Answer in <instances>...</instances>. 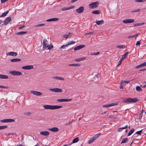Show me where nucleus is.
<instances>
[{
    "instance_id": "nucleus-17",
    "label": "nucleus",
    "mask_w": 146,
    "mask_h": 146,
    "mask_svg": "<svg viewBox=\"0 0 146 146\" xmlns=\"http://www.w3.org/2000/svg\"><path fill=\"white\" fill-rule=\"evenodd\" d=\"M40 134L44 136H47L49 135V133L48 131H42L40 132Z\"/></svg>"
},
{
    "instance_id": "nucleus-40",
    "label": "nucleus",
    "mask_w": 146,
    "mask_h": 146,
    "mask_svg": "<svg viewBox=\"0 0 146 146\" xmlns=\"http://www.w3.org/2000/svg\"><path fill=\"white\" fill-rule=\"evenodd\" d=\"M138 34H136L135 35H133L129 36H128V38H134V37H135V36L136 37L138 36ZM135 38H136V37H135Z\"/></svg>"
},
{
    "instance_id": "nucleus-1",
    "label": "nucleus",
    "mask_w": 146,
    "mask_h": 146,
    "mask_svg": "<svg viewBox=\"0 0 146 146\" xmlns=\"http://www.w3.org/2000/svg\"><path fill=\"white\" fill-rule=\"evenodd\" d=\"M44 108L46 110H54L61 108L62 106H61L51 105H44L43 106Z\"/></svg>"
},
{
    "instance_id": "nucleus-49",
    "label": "nucleus",
    "mask_w": 146,
    "mask_h": 146,
    "mask_svg": "<svg viewBox=\"0 0 146 146\" xmlns=\"http://www.w3.org/2000/svg\"><path fill=\"white\" fill-rule=\"evenodd\" d=\"M108 118H113L115 119L116 118L113 115H111L109 116Z\"/></svg>"
},
{
    "instance_id": "nucleus-6",
    "label": "nucleus",
    "mask_w": 146,
    "mask_h": 146,
    "mask_svg": "<svg viewBox=\"0 0 146 146\" xmlns=\"http://www.w3.org/2000/svg\"><path fill=\"white\" fill-rule=\"evenodd\" d=\"M10 73L14 76H20L22 75V73L19 71H11Z\"/></svg>"
},
{
    "instance_id": "nucleus-38",
    "label": "nucleus",
    "mask_w": 146,
    "mask_h": 146,
    "mask_svg": "<svg viewBox=\"0 0 146 146\" xmlns=\"http://www.w3.org/2000/svg\"><path fill=\"white\" fill-rule=\"evenodd\" d=\"M134 129H131L128 134L127 135L129 136L134 131Z\"/></svg>"
},
{
    "instance_id": "nucleus-54",
    "label": "nucleus",
    "mask_w": 146,
    "mask_h": 146,
    "mask_svg": "<svg viewBox=\"0 0 146 146\" xmlns=\"http://www.w3.org/2000/svg\"><path fill=\"white\" fill-rule=\"evenodd\" d=\"M140 44V42L139 41H137L135 44L136 46L139 45Z\"/></svg>"
},
{
    "instance_id": "nucleus-58",
    "label": "nucleus",
    "mask_w": 146,
    "mask_h": 146,
    "mask_svg": "<svg viewBox=\"0 0 146 146\" xmlns=\"http://www.w3.org/2000/svg\"><path fill=\"white\" fill-rule=\"evenodd\" d=\"M100 76V75L99 74H98L94 76V78H97L98 77H99Z\"/></svg>"
},
{
    "instance_id": "nucleus-28",
    "label": "nucleus",
    "mask_w": 146,
    "mask_h": 146,
    "mask_svg": "<svg viewBox=\"0 0 146 146\" xmlns=\"http://www.w3.org/2000/svg\"><path fill=\"white\" fill-rule=\"evenodd\" d=\"M127 125H126L125 126L121 127L119 128L118 129V131L119 132H120L123 129H126L127 127Z\"/></svg>"
},
{
    "instance_id": "nucleus-44",
    "label": "nucleus",
    "mask_w": 146,
    "mask_h": 146,
    "mask_svg": "<svg viewBox=\"0 0 146 146\" xmlns=\"http://www.w3.org/2000/svg\"><path fill=\"white\" fill-rule=\"evenodd\" d=\"M0 127H1V129H3L7 128V127L6 125H2V126H0Z\"/></svg>"
},
{
    "instance_id": "nucleus-25",
    "label": "nucleus",
    "mask_w": 146,
    "mask_h": 146,
    "mask_svg": "<svg viewBox=\"0 0 146 146\" xmlns=\"http://www.w3.org/2000/svg\"><path fill=\"white\" fill-rule=\"evenodd\" d=\"M130 82V81L129 80L127 81L122 80L121 82V84H122L124 85H125L126 84L129 83Z\"/></svg>"
},
{
    "instance_id": "nucleus-64",
    "label": "nucleus",
    "mask_w": 146,
    "mask_h": 146,
    "mask_svg": "<svg viewBox=\"0 0 146 146\" xmlns=\"http://www.w3.org/2000/svg\"><path fill=\"white\" fill-rule=\"evenodd\" d=\"M141 86L143 88H145V87H146V84H145V85H143V86H142L141 85Z\"/></svg>"
},
{
    "instance_id": "nucleus-60",
    "label": "nucleus",
    "mask_w": 146,
    "mask_h": 146,
    "mask_svg": "<svg viewBox=\"0 0 146 146\" xmlns=\"http://www.w3.org/2000/svg\"><path fill=\"white\" fill-rule=\"evenodd\" d=\"M121 60H120L119 61V63L117 64V66H120V65L121 64Z\"/></svg>"
},
{
    "instance_id": "nucleus-27",
    "label": "nucleus",
    "mask_w": 146,
    "mask_h": 146,
    "mask_svg": "<svg viewBox=\"0 0 146 146\" xmlns=\"http://www.w3.org/2000/svg\"><path fill=\"white\" fill-rule=\"evenodd\" d=\"M129 53L128 52H126L125 54H124L122 56L121 58V60H122V59L123 60L127 56V55Z\"/></svg>"
},
{
    "instance_id": "nucleus-15",
    "label": "nucleus",
    "mask_w": 146,
    "mask_h": 146,
    "mask_svg": "<svg viewBox=\"0 0 146 146\" xmlns=\"http://www.w3.org/2000/svg\"><path fill=\"white\" fill-rule=\"evenodd\" d=\"M48 129L53 132H57L59 130V129L56 127H53L52 128H48Z\"/></svg>"
},
{
    "instance_id": "nucleus-59",
    "label": "nucleus",
    "mask_w": 146,
    "mask_h": 146,
    "mask_svg": "<svg viewBox=\"0 0 146 146\" xmlns=\"http://www.w3.org/2000/svg\"><path fill=\"white\" fill-rule=\"evenodd\" d=\"M100 53L99 52H97L94 53V55H98Z\"/></svg>"
},
{
    "instance_id": "nucleus-5",
    "label": "nucleus",
    "mask_w": 146,
    "mask_h": 146,
    "mask_svg": "<svg viewBox=\"0 0 146 146\" xmlns=\"http://www.w3.org/2000/svg\"><path fill=\"white\" fill-rule=\"evenodd\" d=\"M99 5V3L98 2L91 3L89 5V7L91 9H94L97 7Z\"/></svg>"
},
{
    "instance_id": "nucleus-33",
    "label": "nucleus",
    "mask_w": 146,
    "mask_h": 146,
    "mask_svg": "<svg viewBox=\"0 0 146 146\" xmlns=\"http://www.w3.org/2000/svg\"><path fill=\"white\" fill-rule=\"evenodd\" d=\"M69 66H80V64H69Z\"/></svg>"
},
{
    "instance_id": "nucleus-10",
    "label": "nucleus",
    "mask_w": 146,
    "mask_h": 146,
    "mask_svg": "<svg viewBox=\"0 0 146 146\" xmlns=\"http://www.w3.org/2000/svg\"><path fill=\"white\" fill-rule=\"evenodd\" d=\"M134 22V20L132 19H127L123 21V23L125 24L131 23Z\"/></svg>"
},
{
    "instance_id": "nucleus-20",
    "label": "nucleus",
    "mask_w": 146,
    "mask_h": 146,
    "mask_svg": "<svg viewBox=\"0 0 146 146\" xmlns=\"http://www.w3.org/2000/svg\"><path fill=\"white\" fill-rule=\"evenodd\" d=\"M116 104H115V103H111V104H110L103 105V107H108L109 106H114L116 105Z\"/></svg>"
},
{
    "instance_id": "nucleus-4",
    "label": "nucleus",
    "mask_w": 146,
    "mask_h": 146,
    "mask_svg": "<svg viewBox=\"0 0 146 146\" xmlns=\"http://www.w3.org/2000/svg\"><path fill=\"white\" fill-rule=\"evenodd\" d=\"M100 135H101V133H99L95 135L89 140L88 142V144H90L93 142L98 138Z\"/></svg>"
},
{
    "instance_id": "nucleus-53",
    "label": "nucleus",
    "mask_w": 146,
    "mask_h": 146,
    "mask_svg": "<svg viewBox=\"0 0 146 146\" xmlns=\"http://www.w3.org/2000/svg\"><path fill=\"white\" fill-rule=\"evenodd\" d=\"M31 114V113L29 112H28L25 113H24V114L26 115H30Z\"/></svg>"
},
{
    "instance_id": "nucleus-26",
    "label": "nucleus",
    "mask_w": 146,
    "mask_h": 146,
    "mask_svg": "<svg viewBox=\"0 0 146 146\" xmlns=\"http://www.w3.org/2000/svg\"><path fill=\"white\" fill-rule=\"evenodd\" d=\"M73 8V6H71L68 7H64L61 9L62 11H66Z\"/></svg>"
},
{
    "instance_id": "nucleus-61",
    "label": "nucleus",
    "mask_w": 146,
    "mask_h": 146,
    "mask_svg": "<svg viewBox=\"0 0 146 146\" xmlns=\"http://www.w3.org/2000/svg\"><path fill=\"white\" fill-rule=\"evenodd\" d=\"M58 77L57 76L56 77H52V78H53V79H58Z\"/></svg>"
},
{
    "instance_id": "nucleus-51",
    "label": "nucleus",
    "mask_w": 146,
    "mask_h": 146,
    "mask_svg": "<svg viewBox=\"0 0 146 146\" xmlns=\"http://www.w3.org/2000/svg\"><path fill=\"white\" fill-rule=\"evenodd\" d=\"M0 88H7L8 87L6 86H4L2 85H0Z\"/></svg>"
},
{
    "instance_id": "nucleus-19",
    "label": "nucleus",
    "mask_w": 146,
    "mask_h": 146,
    "mask_svg": "<svg viewBox=\"0 0 146 146\" xmlns=\"http://www.w3.org/2000/svg\"><path fill=\"white\" fill-rule=\"evenodd\" d=\"M58 20V18H54L47 19L46 20L47 22L56 21Z\"/></svg>"
},
{
    "instance_id": "nucleus-50",
    "label": "nucleus",
    "mask_w": 146,
    "mask_h": 146,
    "mask_svg": "<svg viewBox=\"0 0 146 146\" xmlns=\"http://www.w3.org/2000/svg\"><path fill=\"white\" fill-rule=\"evenodd\" d=\"M72 123V121H70V122H69L68 123H65L64 124V125L65 126H68L69 125H70Z\"/></svg>"
},
{
    "instance_id": "nucleus-24",
    "label": "nucleus",
    "mask_w": 146,
    "mask_h": 146,
    "mask_svg": "<svg viewBox=\"0 0 146 146\" xmlns=\"http://www.w3.org/2000/svg\"><path fill=\"white\" fill-rule=\"evenodd\" d=\"M21 60L20 59L18 58L12 59L11 60V62H12L20 61Z\"/></svg>"
},
{
    "instance_id": "nucleus-56",
    "label": "nucleus",
    "mask_w": 146,
    "mask_h": 146,
    "mask_svg": "<svg viewBox=\"0 0 146 146\" xmlns=\"http://www.w3.org/2000/svg\"><path fill=\"white\" fill-rule=\"evenodd\" d=\"M8 0H1V3H3L6 2Z\"/></svg>"
},
{
    "instance_id": "nucleus-18",
    "label": "nucleus",
    "mask_w": 146,
    "mask_h": 146,
    "mask_svg": "<svg viewBox=\"0 0 146 146\" xmlns=\"http://www.w3.org/2000/svg\"><path fill=\"white\" fill-rule=\"evenodd\" d=\"M84 47H85V45H80V46H77L75 47L74 48V50H78L80 49H82V48Z\"/></svg>"
},
{
    "instance_id": "nucleus-39",
    "label": "nucleus",
    "mask_w": 146,
    "mask_h": 146,
    "mask_svg": "<svg viewBox=\"0 0 146 146\" xmlns=\"http://www.w3.org/2000/svg\"><path fill=\"white\" fill-rule=\"evenodd\" d=\"M128 140V139L127 138H123L122 140L121 143H126Z\"/></svg>"
},
{
    "instance_id": "nucleus-22",
    "label": "nucleus",
    "mask_w": 146,
    "mask_h": 146,
    "mask_svg": "<svg viewBox=\"0 0 146 146\" xmlns=\"http://www.w3.org/2000/svg\"><path fill=\"white\" fill-rule=\"evenodd\" d=\"M86 59V57H83L80 58H78L75 59V60L77 62H80L85 60Z\"/></svg>"
},
{
    "instance_id": "nucleus-48",
    "label": "nucleus",
    "mask_w": 146,
    "mask_h": 146,
    "mask_svg": "<svg viewBox=\"0 0 146 146\" xmlns=\"http://www.w3.org/2000/svg\"><path fill=\"white\" fill-rule=\"evenodd\" d=\"M75 43V42L73 41H71L70 42H69L68 43V44H67L68 46H69L70 45L74 44Z\"/></svg>"
},
{
    "instance_id": "nucleus-30",
    "label": "nucleus",
    "mask_w": 146,
    "mask_h": 146,
    "mask_svg": "<svg viewBox=\"0 0 146 146\" xmlns=\"http://www.w3.org/2000/svg\"><path fill=\"white\" fill-rule=\"evenodd\" d=\"M8 78V76L7 75L0 74V78L7 79Z\"/></svg>"
},
{
    "instance_id": "nucleus-16",
    "label": "nucleus",
    "mask_w": 146,
    "mask_h": 146,
    "mask_svg": "<svg viewBox=\"0 0 146 146\" xmlns=\"http://www.w3.org/2000/svg\"><path fill=\"white\" fill-rule=\"evenodd\" d=\"M6 55L8 56H16L17 55V53L14 52H11L7 53Z\"/></svg>"
},
{
    "instance_id": "nucleus-47",
    "label": "nucleus",
    "mask_w": 146,
    "mask_h": 146,
    "mask_svg": "<svg viewBox=\"0 0 146 146\" xmlns=\"http://www.w3.org/2000/svg\"><path fill=\"white\" fill-rule=\"evenodd\" d=\"M142 130H141L139 131H137L136 132V133L138 135H141V133L142 132Z\"/></svg>"
},
{
    "instance_id": "nucleus-2",
    "label": "nucleus",
    "mask_w": 146,
    "mask_h": 146,
    "mask_svg": "<svg viewBox=\"0 0 146 146\" xmlns=\"http://www.w3.org/2000/svg\"><path fill=\"white\" fill-rule=\"evenodd\" d=\"M43 46L42 48L43 50H44L46 49V48H48V49L50 50L52 49L53 47L52 45L50 46V45L48 44V41L46 39H44L43 42Z\"/></svg>"
},
{
    "instance_id": "nucleus-41",
    "label": "nucleus",
    "mask_w": 146,
    "mask_h": 146,
    "mask_svg": "<svg viewBox=\"0 0 146 146\" xmlns=\"http://www.w3.org/2000/svg\"><path fill=\"white\" fill-rule=\"evenodd\" d=\"M140 10V9H136L133 10V11H131V13L137 12H139Z\"/></svg>"
},
{
    "instance_id": "nucleus-42",
    "label": "nucleus",
    "mask_w": 146,
    "mask_h": 146,
    "mask_svg": "<svg viewBox=\"0 0 146 146\" xmlns=\"http://www.w3.org/2000/svg\"><path fill=\"white\" fill-rule=\"evenodd\" d=\"M44 25H45L44 24H39L36 25L35 26V27H42V26H44Z\"/></svg>"
},
{
    "instance_id": "nucleus-9",
    "label": "nucleus",
    "mask_w": 146,
    "mask_h": 146,
    "mask_svg": "<svg viewBox=\"0 0 146 146\" xmlns=\"http://www.w3.org/2000/svg\"><path fill=\"white\" fill-rule=\"evenodd\" d=\"M11 21V18L10 17H7L3 22V24L5 25H7Z\"/></svg>"
},
{
    "instance_id": "nucleus-3",
    "label": "nucleus",
    "mask_w": 146,
    "mask_h": 146,
    "mask_svg": "<svg viewBox=\"0 0 146 146\" xmlns=\"http://www.w3.org/2000/svg\"><path fill=\"white\" fill-rule=\"evenodd\" d=\"M139 101L137 98H127L123 100V102L125 103H134Z\"/></svg>"
},
{
    "instance_id": "nucleus-12",
    "label": "nucleus",
    "mask_w": 146,
    "mask_h": 146,
    "mask_svg": "<svg viewBox=\"0 0 146 146\" xmlns=\"http://www.w3.org/2000/svg\"><path fill=\"white\" fill-rule=\"evenodd\" d=\"M22 68L24 70H30L33 68V66L31 65L25 66H23Z\"/></svg>"
},
{
    "instance_id": "nucleus-32",
    "label": "nucleus",
    "mask_w": 146,
    "mask_h": 146,
    "mask_svg": "<svg viewBox=\"0 0 146 146\" xmlns=\"http://www.w3.org/2000/svg\"><path fill=\"white\" fill-rule=\"evenodd\" d=\"M92 13L95 14H99L100 13V10H96L92 11Z\"/></svg>"
},
{
    "instance_id": "nucleus-8",
    "label": "nucleus",
    "mask_w": 146,
    "mask_h": 146,
    "mask_svg": "<svg viewBox=\"0 0 146 146\" xmlns=\"http://www.w3.org/2000/svg\"><path fill=\"white\" fill-rule=\"evenodd\" d=\"M50 90L55 92H61L62 91V89L58 88H50Z\"/></svg>"
},
{
    "instance_id": "nucleus-43",
    "label": "nucleus",
    "mask_w": 146,
    "mask_h": 146,
    "mask_svg": "<svg viewBox=\"0 0 146 146\" xmlns=\"http://www.w3.org/2000/svg\"><path fill=\"white\" fill-rule=\"evenodd\" d=\"M68 44H66L65 45H63L61 46V48L63 49H65L66 48L68 47Z\"/></svg>"
},
{
    "instance_id": "nucleus-57",
    "label": "nucleus",
    "mask_w": 146,
    "mask_h": 146,
    "mask_svg": "<svg viewBox=\"0 0 146 146\" xmlns=\"http://www.w3.org/2000/svg\"><path fill=\"white\" fill-rule=\"evenodd\" d=\"M25 26L24 25L21 26V27H19L18 28V29H23L24 27Z\"/></svg>"
},
{
    "instance_id": "nucleus-45",
    "label": "nucleus",
    "mask_w": 146,
    "mask_h": 146,
    "mask_svg": "<svg viewBox=\"0 0 146 146\" xmlns=\"http://www.w3.org/2000/svg\"><path fill=\"white\" fill-rule=\"evenodd\" d=\"M146 0H135V1L137 2L141 3L142 2H144Z\"/></svg>"
},
{
    "instance_id": "nucleus-46",
    "label": "nucleus",
    "mask_w": 146,
    "mask_h": 146,
    "mask_svg": "<svg viewBox=\"0 0 146 146\" xmlns=\"http://www.w3.org/2000/svg\"><path fill=\"white\" fill-rule=\"evenodd\" d=\"M141 67H144L146 66V62L141 64Z\"/></svg>"
},
{
    "instance_id": "nucleus-21",
    "label": "nucleus",
    "mask_w": 146,
    "mask_h": 146,
    "mask_svg": "<svg viewBox=\"0 0 146 146\" xmlns=\"http://www.w3.org/2000/svg\"><path fill=\"white\" fill-rule=\"evenodd\" d=\"M95 22L97 25H100L103 24L104 23V21L103 20L100 21H96Z\"/></svg>"
},
{
    "instance_id": "nucleus-14",
    "label": "nucleus",
    "mask_w": 146,
    "mask_h": 146,
    "mask_svg": "<svg viewBox=\"0 0 146 146\" xmlns=\"http://www.w3.org/2000/svg\"><path fill=\"white\" fill-rule=\"evenodd\" d=\"M72 99H59L57 100V102H68L71 101Z\"/></svg>"
},
{
    "instance_id": "nucleus-7",
    "label": "nucleus",
    "mask_w": 146,
    "mask_h": 146,
    "mask_svg": "<svg viewBox=\"0 0 146 146\" xmlns=\"http://www.w3.org/2000/svg\"><path fill=\"white\" fill-rule=\"evenodd\" d=\"M15 121V120L13 119H8L1 120L0 121L3 123H9L13 122Z\"/></svg>"
},
{
    "instance_id": "nucleus-63",
    "label": "nucleus",
    "mask_w": 146,
    "mask_h": 146,
    "mask_svg": "<svg viewBox=\"0 0 146 146\" xmlns=\"http://www.w3.org/2000/svg\"><path fill=\"white\" fill-rule=\"evenodd\" d=\"M122 84H121L120 86V87H119V88L120 89H123V86H122Z\"/></svg>"
},
{
    "instance_id": "nucleus-11",
    "label": "nucleus",
    "mask_w": 146,
    "mask_h": 146,
    "mask_svg": "<svg viewBox=\"0 0 146 146\" xmlns=\"http://www.w3.org/2000/svg\"><path fill=\"white\" fill-rule=\"evenodd\" d=\"M31 93L36 96H41L42 95L41 92L36 91H31Z\"/></svg>"
},
{
    "instance_id": "nucleus-34",
    "label": "nucleus",
    "mask_w": 146,
    "mask_h": 146,
    "mask_svg": "<svg viewBox=\"0 0 146 146\" xmlns=\"http://www.w3.org/2000/svg\"><path fill=\"white\" fill-rule=\"evenodd\" d=\"M116 47L117 48L121 49H123L125 48H127V47L124 45H118Z\"/></svg>"
},
{
    "instance_id": "nucleus-13",
    "label": "nucleus",
    "mask_w": 146,
    "mask_h": 146,
    "mask_svg": "<svg viewBox=\"0 0 146 146\" xmlns=\"http://www.w3.org/2000/svg\"><path fill=\"white\" fill-rule=\"evenodd\" d=\"M84 9V7L83 6H81L76 9V11L78 13H81L83 12Z\"/></svg>"
},
{
    "instance_id": "nucleus-31",
    "label": "nucleus",
    "mask_w": 146,
    "mask_h": 146,
    "mask_svg": "<svg viewBox=\"0 0 146 146\" xmlns=\"http://www.w3.org/2000/svg\"><path fill=\"white\" fill-rule=\"evenodd\" d=\"M27 33V31H21L17 32L16 33L17 35H23L26 33Z\"/></svg>"
},
{
    "instance_id": "nucleus-29",
    "label": "nucleus",
    "mask_w": 146,
    "mask_h": 146,
    "mask_svg": "<svg viewBox=\"0 0 146 146\" xmlns=\"http://www.w3.org/2000/svg\"><path fill=\"white\" fill-rule=\"evenodd\" d=\"M9 11L7 10L6 12H4L0 16V17H3L5 16L9 13Z\"/></svg>"
},
{
    "instance_id": "nucleus-36",
    "label": "nucleus",
    "mask_w": 146,
    "mask_h": 146,
    "mask_svg": "<svg viewBox=\"0 0 146 146\" xmlns=\"http://www.w3.org/2000/svg\"><path fill=\"white\" fill-rule=\"evenodd\" d=\"M79 138L78 137H76L73 140L72 143H76L78 142L79 141Z\"/></svg>"
},
{
    "instance_id": "nucleus-62",
    "label": "nucleus",
    "mask_w": 146,
    "mask_h": 146,
    "mask_svg": "<svg viewBox=\"0 0 146 146\" xmlns=\"http://www.w3.org/2000/svg\"><path fill=\"white\" fill-rule=\"evenodd\" d=\"M78 0H72V1H71V3H74L75 2H76V1H78Z\"/></svg>"
},
{
    "instance_id": "nucleus-35",
    "label": "nucleus",
    "mask_w": 146,
    "mask_h": 146,
    "mask_svg": "<svg viewBox=\"0 0 146 146\" xmlns=\"http://www.w3.org/2000/svg\"><path fill=\"white\" fill-rule=\"evenodd\" d=\"M136 90L138 92H140L142 91V89L139 86H136Z\"/></svg>"
},
{
    "instance_id": "nucleus-52",
    "label": "nucleus",
    "mask_w": 146,
    "mask_h": 146,
    "mask_svg": "<svg viewBox=\"0 0 146 146\" xmlns=\"http://www.w3.org/2000/svg\"><path fill=\"white\" fill-rule=\"evenodd\" d=\"M141 67H141V65L140 64V65H138V66H137L135 67V68L136 69H138V68H141Z\"/></svg>"
},
{
    "instance_id": "nucleus-23",
    "label": "nucleus",
    "mask_w": 146,
    "mask_h": 146,
    "mask_svg": "<svg viewBox=\"0 0 146 146\" xmlns=\"http://www.w3.org/2000/svg\"><path fill=\"white\" fill-rule=\"evenodd\" d=\"M72 34L70 33H68V34L65 35L64 36V38H70L72 36Z\"/></svg>"
},
{
    "instance_id": "nucleus-37",
    "label": "nucleus",
    "mask_w": 146,
    "mask_h": 146,
    "mask_svg": "<svg viewBox=\"0 0 146 146\" xmlns=\"http://www.w3.org/2000/svg\"><path fill=\"white\" fill-rule=\"evenodd\" d=\"M144 24V23H138L134 25V26L135 27L137 26H142Z\"/></svg>"
},
{
    "instance_id": "nucleus-55",
    "label": "nucleus",
    "mask_w": 146,
    "mask_h": 146,
    "mask_svg": "<svg viewBox=\"0 0 146 146\" xmlns=\"http://www.w3.org/2000/svg\"><path fill=\"white\" fill-rule=\"evenodd\" d=\"M58 80H64V78L61 77H58Z\"/></svg>"
}]
</instances>
